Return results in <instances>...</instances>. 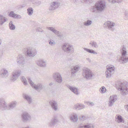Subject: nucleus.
Masks as SVG:
<instances>
[{"mask_svg":"<svg viewBox=\"0 0 128 128\" xmlns=\"http://www.w3.org/2000/svg\"><path fill=\"white\" fill-rule=\"evenodd\" d=\"M116 121L120 123L122 122L123 119L122 117L119 115H116L115 116Z\"/></svg>","mask_w":128,"mask_h":128,"instance_id":"nucleus-27","label":"nucleus"},{"mask_svg":"<svg viewBox=\"0 0 128 128\" xmlns=\"http://www.w3.org/2000/svg\"><path fill=\"white\" fill-rule=\"evenodd\" d=\"M84 50L89 53L91 54H97V53L96 52H95L94 50H92L90 49L85 48H84Z\"/></svg>","mask_w":128,"mask_h":128,"instance_id":"nucleus-30","label":"nucleus"},{"mask_svg":"<svg viewBox=\"0 0 128 128\" xmlns=\"http://www.w3.org/2000/svg\"><path fill=\"white\" fill-rule=\"evenodd\" d=\"M85 106L82 104H74L73 106L74 109L79 110L84 108Z\"/></svg>","mask_w":128,"mask_h":128,"instance_id":"nucleus-24","label":"nucleus"},{"mask_svg":"<svg viewBox=\"0 0 128 128\" xmlns=\"http://www.w3.org/2000/svg\"><path fill=\"white\" fill-rule=\"evenodd\" d=\"M115 102L113 101L109 98L108 104V106L110 107L114 105Z\"/></svg>","mask_w":128,"mask_h":128,"instance_id":"nucleus-38","label":"nucleus"},{"mask_svg":"<svg viewBox=\"0 0 128 128\" xmlns=\"http://www.w3.org/2000/svg\"><path fill=\"white\" fill-rule=\"evenodd\" d=\"M14 18H21V16L19 15L16 14Z\"/></svg>","mask_w":128,"mask_h":128,"instance_id":"nucleus-44","label":"nucleus"},{"mask_svg":"<svg viewBox=\"0 0 128 128\" xmlns=\"http://www.w3.org/2000/svg\"><path fill=\"white\" fill-rule=\"evenodd\" d=\"M60 3L56 2H51L50 4V6L49 10H52L58 8L60 6Z\"/></svg>","mask_w":128,"mask_h":128,"instance_id":"nucleus-19","label":"nucleus"},{"mask_svg":"<svg viewBox=\"0 0 128 128\" xmlns=\"http://www.w3.org/2000/svg\"><path fill=\"white\" fill-rule=\"evenodd\" d=\"M106 7L105 1L100 0L96 2L94 6L90 8V10L92 13L96 14L104 11Z\"/></svg>","mask_w":128,"mask_h":128,"instance_id":"nucleus-1","label":"nucleus"},{"mask_svg":"<svg viewBox=\"0 0 128 128\" xmlns=\"http://www.w3.org/2000/svg\"><path fill=\"white\" fill-rule=\"evenodd\" d=\"M27 13L30 15H32L33 13V9L32 8H29L27 9Z\"/></svg>","mask_w":128,"mask_h":128,"instance_id":"nucleus-36","label":"nucleus"},{"mask_svg":"<svg viewBox=\"0 0 128 128\" xmlns=\"http://www.w3.org/2000/svg\"><path fill=\"white\" fill-rule=\"evenodd\" d=\"M90 45L92 47H94L96 48H98V47L96 42L94 41H91L90 43Z\"/></svg>","mask_w":128,"mask_h":128,"instance_id":"nucleus-31","label":"nucleus"},{"mask_svg":"<svg viewBox=\"0 0 128 128\" xmlns=\"http://www.w3.org/2000/svg\"><path fill=\"white\" fill-rule=\"evenodd\" d=\"M66 87L68 88L72 92L76 95H78L80 93L78 88H76L72 86L69 84L66 85Z\"/></svg>","mask_w":128,"mask_h":128,"instance_id":"nucleus-22","label":"nucleus"},{"mask_svg":"<svg viewBox=\"0 0 128 128\" xmlns=\"http://www.w3.org/2000/svg\"><path fill=\"white\" fill-rule=\"evenodd\" d=\"M59 122V120L57 116H54L48 122V126L50 127H54L56 124Z\"/></svg>","mask_w":128,"mask_h":128,"instance_id":"nucleus-13","label":"nucleus"},{"mask_svg":"<svg viewBox=\"0 0 128 128\" xmlns=\"http://www.w3.org/2000/svg\"><path fill=\"white\" fill-rule=\"evenodd\" d=\"M52 82H50V84H49V85L50 86H51L52 85Z\"/></svg>","mask_w":128,"mask_h":128,"instance_id":"nucleus-54","label":"nucleus"},{"mask_svg":"<svg viewBox=\"0 0 128 128\" xmlns=\"http://www.w3.org/2000/svg\"><path fill=\"white\" fill-rule=\"evenodd\" d=\"M21 80L24 85H26L28 84L27 80L24 77V76H21Z\"/></svg>","mask_w":128,"mask_h":128,"instance_id":"nucleus-33","label":"nucleus"},{"mask_svg":"<svg viewBox=\"0 0 128 128\" xmlns=\"http://www.w3.org/2000/svg\"><path fill=\"white\" fill-rule=\"evenodd\" d=\"M124 18L126 20H128V13L127 12L125 13Z\"/></svg>","mask_w":128,"mask_h":128,"instance_id":"nucleus-43","label":"nucleus"},{"mask_svg":"<svg viewBox=\"0 0 128 128\" xmlns=\"http://www.w3.org/2000/svg\"><path fill=\"white\" fill-rule=\"evenodd\" d=\"M29 1L31 2H33L34 1V0H29Z\"/></svg>","mask_w":128,"mask_h":128,"instance_id":"nucleus-55","label":"nucleus"},{"mask_svg":"<svg viewBox=\"0 0 128 128\" xmlns=\"http://www.w3.org/2000/svg\"><path fill=\"white\" fill-rule=\"evenodd\" d=\"M28 80L30 85L37 90L40 91L42 88V84L39 83L37 84H35L30 78H28Z\"/></svg>","mask_w":128,"mask_h":128,"instance_id":"nucleus-10","label":"nucleus"},{"mask_svg":"<svg viewBox=\"0 0 128 128\" xmlns=\"http://www.w3.org/2000/svg\"><path fill=\"white\" fill-rule=\"evenodd\" d=\"M106 70L105 71V74L106 77L109 78L111 77L114 74L115 72L114 66L112 65H108L106 67Z\"/></svg>","mask_w":128,"mask_h":128,"instance_id":"nucleus-7","label":"nucleus"},{"mask_svg":"<svg viewBox=\"0 0 128 128\" xmlns=\"http://www.w3.org/2000/svg\"><path fill=\"white\" fill-rule=\"evenodd\" d=\"M86 103L87 104L90 106H93L94 104L93 102H86Z\"/></svg>","mask_w":128,"mask_h":128,"instance_id":"nucleus-42","label":"nucleus"},{"mask_svg":"<svg viewBox=\"0 0 128 128\" xmlns=\"http://www.w3.org/2000/svg\"><path fill=\"white\" fill-rule=\"evenodd\" d=\"M21 6H20L22 8H24L26 6V5L24 4H22V5H20Z\"/></svg>","mask_w":128,"mask_h":128,"instance_id":"nucleus-51","label":"nucleus"},{"mask_svg":"<svg viewBox=\"0 0 128 128\" xmlns=\"http://www.w3.org/2000/svg\"><path fill=\"white\" fill-rule=\"evenodd\" d=\"M16 14L14 13L13 11H12L10 12L9 15L10 16L14 18L16 15Z\"/></svg>","mask_w":128,"mask_h":128,"instance_id":"nucleus-40","label":"nucleus"},{"mask_svg":"<svg viewBox=\"0 0 128 128\" xmlns=\"http://www.w3.org/2000/svg\"><path fill=\"white\" fill-rule=\"evenodd\" d=\"M120 52L121 56L120 57L119 61L123 64L127 63L128 61V57L126 48L123 47L120 50Z\"/></svg>","mask_w":128,"mask_h":128,"instance_id":"nucleus-4","label":"nucleus"},{"mask_svg":"<svg viewBox=\"0 0 128 128\" xmlns=\"http://www.w3.org/2000/svg\"><path fill=\"white\" fill-rule=\"evenodd\" d=\"M71 0L75 4L77 3V2L78 1V0Z\"/></svg>","mask_w":128,"mask_h":128,"instance_id":"nucleus-47","label":"nucleus"},{"mask_svg":"<svg viewBox=\"0 0 128 128\" xmlns=\"http://www.w3.org/2000/svg\"><path fill=\"white\" fill-rule=\"evenodd\" d=\"M16 101L12 102L10 103L8 107L4 99L3 98H0V108L2 110L13 109L16 107Z\"/></svg>","mask_w":128,"mask_h":128,"instance_id":"nucleus-2","label":"nucleus"},{"mask_svg":"<svg viewBox=\"0 0 128 128\" xmlns=\"http://www.w3.org/2000/svg\"><path fill=\"white\" fill-rule=\"evenodd\" d=\"M25 59L24 56L22 54H19L17 57V62L18 65H23L25 64Z\"/></svg>","mask_w":128,"mask_h":128,"instance_id":"nucleus-14","label":"nucleus"},{"mask_svg":"<svg viewBox=\"0 0 128 128\" xmlns=\"http://www.w3.org/2000/svg\"><path fill=\"white\" fill-rule=\"evenodd\" d=\"M20 6L21 5H19L17 6H16L17 8L18 9H20L22 8V7Z\"/></svg>","mask_w":128,"mask_h":128,"instance_id":"nucleus-49","label":"nucleus"},{"mask_svg":"<svg viewBox=\"0 0 128 128\" xmlns=\"http://www.w3.org/2000/svg\"><path fill=\"white\" fill-rule=\"evenodd\" d=\"M37 53V51L36 48L29 47L27 48L24 54L27 57H33L36 55Z\"/></svg>","mask_w":128,"mask_h":128,"instance_id":"nucleus-6","label":"nucleus"},{"mask_svg":"<svg viewBox=\"0 0 128 128\" xmlns=\"http://www.w3.org/2000/svg\"><path fill=\"white\" fill-rule=\"evenodd\" d=\"M93 125L92 124L87 123L83 126H80L79 128H94Z\"/></svg>","mask_w":128,"mask_h":128,"instance_id":"nucleus-26","label":"nucleus"},{"mask_svg":"<svg viewBox=\"0 0 128 128\" xmlns=\"http://www.w3.org/2000/svg\"><path fill=\"white\" fill-rule=\"evenodd\" d=\"M104 24L106 26L108 29L112 31H114L115 29L113 27L116 26V24L115 23L112 22L107 21Z\"/></svg>","mask_w":128,"mask_h":128,"instance_id":"nucleus-16","label":"nucleus"},{"mask_svg":"<svg viewBox=\"0 0 128 128\" xmlns=\"http://www.w3.org/2000/svg\"><path fill=\"white\" fill-rule=\"evenodd\" d=\"M86 0H84V1L83 2H82L83 3L85 2V3H86L87 2Z\"/></svg>","mask_w":128,"mask_h":128,"instance_id":"nucleus-52","label":"nucleus"},{"mask_svg":"<svg viewBox=\"0 0 128 128\" xmlns=\"http://www.w3.org/2000/svg\"><path fill=\"white\" fill-rule=\"evenodd\" d=\"M21 118L22 121L24 122H30L31 119L30 115L26 112L22 113L21 115Z\"/></svg>","mask_w":128,"mask_h":128,"instance_id":"nucleus-11","label":"nucleus"},{"mask_svg":"<svg viewBox=\"0 0 128 128\" xmlns=\"http://www.w3.org/2000/svg\"><path fill=\"white\" fill-rule=\"evenodd\" d=\"M92 23V22L91 20H88L83 23V24L86 26H88L91 25Z\"/></svg>","mask_w":128,"mask_h":128,"instance_id":"nucleus-29","label":"nucleus"},{"mask_svg":"<svg viewBox=\"0 0 128 128\" xmlns=\"http://www.w3.org/2000/svg\"><path fill=\"white\" fill-rule=\"evenodd\" d=\"M0 75L2 78H6L8 76V72L6 68L2 69L0 71Z\"/></svg>","mask_w":128,"mask_h":128,"instance_id":"nucleus-23","label":"nucleus"},{"mask_svg":"<svg viewBox=\"0 0 128 128\" xmlns=\"http://www.w3.org/2000/svg\"><path fill=\"white\" fill-rule=\"evenodd\" d=\"M86 59L88 61V62H91V60H90L88 58H86Z\"/></svg>","mask_w":128,"mask_h":128,"instance_id":"nucleus-48","label":"nucleus"},{"mask_svg":"<svg viewBox=\"0 0 128 128\" xmlns=\"http://www.w3.org/2000/svg\"><path fill=\"white\" fill-rule=\"evenodd\" d=\"M100 91L102 93H104L106 92V89L105 87L103 86L100 89Z\"/></svg>","mask_w":128,"mask_h":128,"instance_id":"nucleus-37","label":"nucleus"},{"mask_svg":"<svg viewBox=\"0 0 128 128\" xmlns=\"http://www.w3.org/2000/svg\"><path fill=\"white\" fill-rule=\"evenodd\" d=\"M36 63L38 66H39L44 68L46 67V62L43 60L38 59L36 60Z\"/></svg>","mask_w":128,"mask_h":128,"instance_id":"nucleus-17","label":"nucleus"},{"mask_svg":"<svg viewBox=\"0 0 128 128\" xmlns=\"http://www.w3.org/2000/svg\"><path fill=\"white\" fill-rule=\"evenodd\" d=\"M117 89L120 91L121 94L125 95L128 93V85L125 83H120L117 86Z\"/></svg>","mask_w":128,"mask_h":128,"instance_id":"nucleus-3","label":"nucleus"},{"mask_svg":"<svg viewBox=\"0 0 128 128\" xmlns=\"http://www.w3.org/2000/svg\"><path fill=\"white\" fill-rule=\"evenodd\" d=\"M62 50L65 52L69 54H72L74 52V47L72 45L68 43L64 44L62 46Z\"/></svg>","mask_w":128,"mask_h":128,"instance_id":"nucleus-5","label":"nucleus"},{"mask_svg":"<svg viewBox=\"0 0 128 128\" xmlns=\"http://www.w3.org/2000/svg\"><path fill=\"white\" fill-rule=\"evenodd\" d=\"M48 29L52 31L54 34L57 35L60 38H62L63 37L62 34L61 32L57 30L53 27H50L48 28Z\"/></svg>","mask_w":128,"mask_h":128,"instance_id":"nucleus-15","label":"nucleus"},{"mask_svg":"<svg viewBox=\"0 0 128 128\" xmlns=\"http://www.w3.org/2000/svg\"><path fill=\"white\" fill-rule=\"evenodd\" d=\"M125 107L126 109V110L128 112V105L125 106Z\"/></svg>","mask_w":128,"mask_h":128,"instance_id":"nucleus-50","label":"nucleus"},{"mask_svg":"<svg viewBox=\"0 0 128 128\" xmlns=\"http://www.w3.org/2000/svg\"><path fill=\"white\" fill-rule=\"evenodd\" d=\"M9 27L10 29V30H14L15 29V26L13 24V23L12 21H10L9 23Z\"/></svg>","mask_w":128,"mask_h":128,"instance_id":"nucleus-34","label":"nucleus"},{"mask_svg":"<svg viewBox=\"0 0 128 128\" xmlns=\"http://www.w3.org/2000/svg\"><path fill=\"white\" fill-rule=\"evenodd\" d=\"M49 43L51 46H53L56 44V42L54 40H49Z\"/></svg>","mask_w":128,"mask_h":128,"instance_id":"nucleus-39","label":"nucleus"},{"mask_svg":"<svg viewBox=\"0 0 128 128\" xmlns=\"http://www.w3.org/2000/svg\"><path fill=\"white\" fill-rule=\"evenodd\" d=\"M110 3L114 4L116 2L119 3L122 2L123 0H108Z\"/></svg>","mask_w":128,"mask_h":128,"instance_id":"nucleus-35","label":"nucleus"},{"mask_svg":"<svg viewBox=\"0 0 128 128\" xmlns=\"http://www.w3.org/2000/svg\"><path fill=\"white\" fill-rule=\"evenodd\" d=\"M53 77L55 81L59 83H61L62 81V78L60 73L58 72L54 73L53 74Z\"/></svg>","mask_w":128,"mask_h":128,"instance_id":"nucleus-12","label":"nucleus"},{"mask_svg":"<svg viewBox=\"0 0 128 128\" xmlns=\"http://www.w3.org/2000/svg\"><path fill=\"white\" fill-rule=\"evenodd\" d=\"M41 2L40 1H37L35 2V4L37 5H39L41 4Z\"/></svg>","mask_w":128,"mask_h":128,"instance_id":"nucleus-45","label":"nucleus"},{"mask_svg":"<svg viewBox=\"0 0 128 128\" xmlns=\"http://www.w3.org/2000/svg\"><path fill=\"white\" fill-rule=\"evenodd\" d=\"M87 118V117L84 116H82L80 118V119L82 121L85 120Z\"/></svg>","mask_w":128,"mask_h":128,"instance_id":"nucleus-41","label":"nucleus"},{"mask_svg":"<svg viewBox=\"0 0 128 128\" xmlns=\"http://www.w3.org/2000/svg\"><path fill=\"white\" fill-rule=\"evenodd\" d=\"M49 104L53 110L55 111L58 110V104L54 100H52L50 102Z\"/></svg>","mask_w":128,"mask_h":128,"instance_id":"nucleus-20","label":"nucleus"},{"mask_svg":"<svg viewBox=\"0 0 128 128\" xmlns=\"http://www.w3.org/2000/svg\"><path fill=\"white\" fill-rule=\"evenodd\" d=\"M23 97L26 100L29 104H30L32 103V100L30 96L26 94H24Z\"/></svg>","mask_w":128,"mask_h":128,"instance_id":"nucleus-25","label":"nucleus"},{"mask_svg":"<svg viewBox=\"0 0 128 128\" xmlns=\"http://www.w3.org/2000/svg\"><path fill=\"white\" fill-rule=\"evenodd\" d=\"M3 54V52L2 50H0V57L2 56Z\"/></svg>","mask_w":128,"mask_h":128,"instance_id":"nucleus-46","label":"nucleus"},{"mask_svg":"<svg viewBox=\"0 0 128 128\" xmlns=\"http://www.w3.org/2000/svg\"><path fill=\"white\" fill-rule=\"evenodd\" d=\"M82 73L84 78L87 79H90L93 75L91 71L86 68H84L83 69Z\"/></svg>","mask_w":128,"mask_h":128,"instance_id":"nucleus-8","label":"nucleus"},{"mask_svg":"<svg viewBox=\"0 0 128 128\" xmlns=\"http://www.w3.org/2000/svg\"><path fill=\"white\" fill-rule=\"evenodd\" d=\"M80 69V66L79 65H76L74 66L71 68V71L72 75L75 76L76 73Z\"/></svg>","mask_w":128,"mask_h":128,"instance_id":"nucleus-21","label":"nucleus"},{"mask_svg":"<svg viewBox=\"0 0 128 128\" xmlns=\"http://www.w3.org/2000/svg\"><path fill=\"white\" fill-rule=\"evenodd\" d=\"M109 98L115 102L118 99L117 96L116 95H112L110 96Z\"/></svg>","mask_w":128,"mask_h":128,"instance_id":"nucleus-32","label":"nucleus"},{"mask_svg":"<svg viewBox=\"0 0 128 128\" xmlns=\"http://www.w3.org/2000/svg\"><path fill=\"white\" fill-rule=\"evenodd\" d=\"M2 43V40L0 38V45H1Z\"/></svg>","mask_w":128,"mask_h":128,"instance_id":"nucleus-53","label":"nucleus"},{"mask_svg":"<svg viewBox=\"0 0 128 128\" xmlns=\"http://www.w3.org/2000/svg\"><path fill=\"white\" fill-rule=\"evenodd\" d=\"M6 21V19L5 17L2 15H0V25H2Z\"/></svg>","mask_w":128,"mask_h":128,"instance_id":"nucleus-28","label":"nucleus"},{"mask_svg":"<svg viewBox=\"0 0 128 128\" xmlns=\"http://www.w3.org/2000/svg\"><path fill=\"white\" fill-rule=\"evenodd\" d=\"M70 120L73 122H76L78 120V115L76 113L71 114L69 116Z\"/></svg>","mask_w":128,"mask_h":128,"instance_id":"nucleus-18","label":"nucleus"},{"mask_svg":"<svg viewBox=\"0 0 128 128\" xmlns=\"http://www.w3.org/2000/svg\"><path fill=\"white\" fill-rule=\"evenodd\" d=\"M21 74L20 70H14L12 73L10 80L11 82H14L16 80Z\"/></svg>","mask_w":128,"mask_h":128,"instance_id":"nucleus-9","label":"nucleus"}]
</instances>
